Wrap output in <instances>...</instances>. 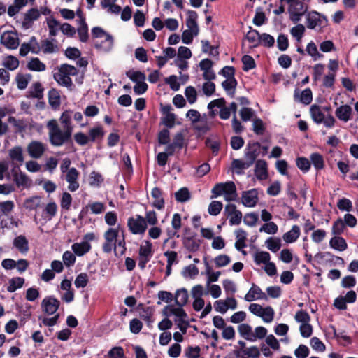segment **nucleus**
I'll list each match as a JSON object with an SVG mask.
<instances>
[{
  "mask_svg": "<svg viewBox=\"0 0 358 358\" xmlns=\"http://www.w3.org/2000/svg\"><path fill=\"white\" fill-rule=\"evenodd\" d=\"M47 129H48V137L52 145L59 147L64 144H72V132L69 129L59 127L56 120L52 119L48 122Z\"/></svg>",
  "mask_w": 358,
  "mask_h": 358,
  "instance_id": "f257e3e1",
  "label": "nucleus"
},
{
  "mask_svg": "<svg viewBox=\"0 0 358 358\" xmlns=\"http://www.w3.org/2000/svg\"><path fill=\"white\" fill-rule=\"evenodd\" d=\"M92 36L94 38H104L105 39L102 41L100 43H96L94 45L95 48L97 49H101L106 52L109 51L113 45V36L105 31L100 27H95L92 29Z\"/></svg>",
  "mask_w": 358,
  "mask_h": 358,
  "instance_id": "f03ea898",
  "label": "nucleus"
},
{
  "mask_svg": "<svg viewBox=\"0 0 358 358\" xmlns=\"http://www.w3.org/2000/svg\"><path fill=\"white\" fill-rule=\"evenodd\" d=\"M306 24L309 29H315L317 26L324 28L328 25V19L324 15L311 10L306 15Z\"/></svg>",
  "mask_w": 358,
  "mask_h": 358,
  "instance_id": "7ed1b4c3",
  "label": "nucleus"
},
{
  "mask_svg": "<svg viewBox=\"0 0 358 358\" xmlns=\"http://www.w3.org/2000/svg\"><path fill=\"white\" fill-rule=\"evenodd\" d=\"M127 227L132 234H143L148 225L145 219L140 215L129 217L127 220Z\"/></svg>",
  "mask_w": 358,
  "mask_h": 358,
  "instance_id": "20e7f679",
  "label": "nucleus"
},
{
  "mask_svg": "<svg viewBox=\"0 0 358 358\" xmlns=\"http://www.w3.org/2000/svg\"><path fill=\"white\" fill-rule=\"evenodd\" d=\"M314 258L319 264L324 263L331 266H343L345 264V261L342 257L336 256L330 252H319L315 255Z\"/></svg>",
  "mask_w": 358,
  "mask_h": 358,
  "instance_id": "39448f33",
  "label": "nucleus"
},
{
  "mask_svg": "<svg viewBox=\"0 0 358 358\" xmlns=\"http://www.w3.org/2000/svg\"><path fill=\"white\" fill-rule=\"evenodd\" d=\"M0 43L9 50H15L20 44V40L16 31H6L1 34Z\"/></svg>",
  "mask_w": 358,
  "mask_h": 358,
  "instance_id": "423d86ee",
  "label": "nucleus"
},
{
  "mask_svg": "<svg viewBox=\"0 0 358 358\" xmlns=\"http://www.w3.org/2000/svg\"><path fill=\"white\" fill-rule=\"evenodd\" d=\"M261 144L259 142L250 141L245 149V156L248 163L252 166L260 153Z\"/></svg>",
  "mask_w": 358,
  "mask_h": 358,
  "instance_id": "0eeeda50",
  "label": "nucleus"
},
{
  "mask_svg": "<svg viewBox=\"0 0 358 358\" xmlns=\"http://www.w3.org/2000/svg\"><path fill=\"white\" fill-rule=\"evenodd\" d=\"M59 305V301L55 296H47L41 303L43 312L48 315H52L56 313Z\"/></svg>",
  "mask_w": 358,
  "mask_h": 358,
  "instance_id": "6e6552de",
  "label": "nucleus"
},
{
  "mask_svg": "<svg viewBox=\"0 0 358 358\" xmlns=\"http://www.w3.org/2000/svg\"><path fill=\"white\" fill-rule=\"evenodd\" d=\"M196 236L197 234L192 232L189 236L183 237L182 244L188 251L194 252L199 249L201 241L198 239Z\"/></svg>",
  "mask_w": 358,
  "mask_h": 358,
  "instance_id": "1a4fd4ad",
  "label": "nucleus"
},
{
  "mask_svg": "<svg viewBox=\"0 0 358 358\" xmlns=\"http://www.w3.org/2000/svg\"><path fill=\"white\" fill-rule=\"evenodd\" d=\"M80 173L74 167L71 168L66 174L65 179L69 182L68 189L71 192H75L79 188V182L78 181Z\"/></svg>",
  "mask_w": 358,
  "mask_h": 358,
  "instance_id": "9d476101",
  "label": "nucleus"
},
{
  "mask_svg": "<svg viewBox=\"0 0 358 358\" xmlns=\"http://www.w3.org/2000/svg\"><path fill=\"white\" fill-rule=\"evenodd\" d=\"M244 299L246 301H252L255 299L268 300V296L259 286L253 283L249 292L245 295Z\"/></svg>",
  "mask_w": 358,
  "mask_h": 358,
  "instance_id": "9b49d317",
  "label": "nucleus"
},
{
  "mask_svg": "<svg viewBox=\"0 0 358 358\" xmlns=\"http://www.w3.org/2000/svg\"><path fill=\"white\" fill-rule=\"evenodd\" d=\"M258 201V193L256 189L243 192L242 203L247 207H254Z\"/></svg>",
  "mask_w": 358,
  "mask_h": 358,
  "instance_id": "f8f14e48",
  "label": "nucleus"
},
{
  "mask_svg": "<svg viewBox=\"0 0 358 358\" xmlns=\"http://www.w3.org/2000/svg\"><path fill=\"white\" fill-rule=\"evenodd\" d=\"M27 151L32 158H40L45 152V147L41 142L31 141L27 146Z\"/></svg>",
  "mask_w": 358,
  "mask_h": 358,
  "instance_id": "ddd939ff",
  "label": "nucleus"
},
{
  "mask_svg": "<svg viewBox=\"0 0 358 358\" xmlns=\"http://www.w3.org/2000/svg\"><path fill=\"white\" fill-rule=\"evenodd\" d=\"M255 175L259 180H265L268 178V165L264 159H258L256 162Z\"/></svg>",
  "mask_w": 358,
  "mask_h": 358,
  "instance_id": "4468645a",
  "label": "nucleus"
},
{
  "mask_svg": "<svg viewBox=\"0 0 358 358\" xmlns=\"http://www.w3.org/2000/svg\"><path fill=\"white\" fill-rule=\"evenodd\" d=\"M294 98L296 101H299L305 105H308L312 102L313 94L311 90L308 87L303 90L299 94L298 89L294 90Z\"/></svg>",
  "mask_w": 358,
  "mask_h": 358,
  "instance_id": "2eb2a0df",
  "label": "nucleus"
},
{
  "mask_svg": "<svg viewBox=\"0 0 358 358\" xmlns=\"http://www.w3.org/2000/svg\"><path fill=\"white\" fill-rule=\"evenodd\" d=\"M40 17V13L37 8H31L24 14L22 21V27L29 29L32 26V22Z\"/></svg>",
  "mask_w": 358,
  "mask_h": 358,
  "instance_id": "dca6fc26",
  "label": "nucleus"
},
{
  "mask_svg": "<svg viewBox=\"0 0 358 358\" xmlns=\"http://www.w3.org/2000/svg\"><path fill=\"white\" fill-rule=\"evenodd\" d=\"M54 42L57 43V40L52 38L51 41L48 39L41 40L40 42V51L44 54H51L59 51V47Z\"/></svg>",
  "mask_w": 358,
  "mask_h": 358,
  "instance_id": "f3484780",
  "label": "nucleus"
},
{
  "mask_svg": "<svg viewBox=\"0 0 358 358\" xmlns=\"http://www.w3.org/2000/svg\"><path fill=\"white\" fill-rule=\"evenodd\" d=\"M352 113V109L350 106L345 104L336 108L335 115L338 120L347 122L351 119Z\"/></svg>",
  "mask_w": 358,
  "mask_h": 358,
  "instance_id": "a211bd4d",
  "label": "nucleus"
},
{
  "mask_svg": "<svg viewBox=\"0 0 358 358\" xmlns=\"http://www.w3.org/2000/svg\"><path fill=\"white\" fill-rule=\"evenodd\" d=\"M187 15L186 20V26L188 27L187 30L192 31L195 35H198L199 29L196 22L198 17L196 12L194 10H189Z\"/></svg>",
  "mask_w": 358,
  "mask_h": 358,
  "instance_id": "6ab92c4d",
  "label": "nucleus"
},
{
  "mask_svg": "<svg viewBox=\"0 0 358 358\" xmlns=\"http://www.w3.org/2000/svg\"><path fill=\"white\" fill-rule=\"evenodd\" d=\"M13 246L22 254H26L29 250V241L24 235L15 237L13 241Z\"/></svg>",
  "mask_w": 358,
  "mask_h": 358,
  "instance_id": "aec40b11",
  "label": "nucleus"
},
{
  "mask_svg": "<svg viewBox=\"0 0 358 358\" xmlns=\"http://www.w3.org/2000/svg\"><path fill=\"white\" fill-rule=\"evenodd\" d=\"M138 308V309L142 310V313L140 314V317L146 322L148 327H152L151 324L154 322V320L152 319L155 312L154 308L150 306L144 307L142 303H140Z\"/></svg>",
  "mask_w": 358,
  "mask_h": 358,
  "instance_id": "412c9836",
  "label": "nucleus"
},
{
  "mask_svg": "<svg viewBox=\"0 0 358 358\" xmlns=\"http://www.w3.org/2000/svg\"><path fill=\"white\" fill-rule=\"evenodd\" d=\"M224 195L226 201L236 200L237 197L236 187L235 183L229 181L224 183Z\"/></svg>",
  "mask_w": 358,
  "mask_h": 358,
  "instance_id": "4be33fe9",
  "label": "nucleus"
},
{
  "mask_svg": "<svg viewBox=\"0 0 358 358\" xmlns=\"http://www.w3.org/2000/svg\"><path fill=\"white\" fill-rule=\"evenodd\" d=\"M151 196L155 199L152 206L158 210L164 208V199L162 197V191L160 188L155 187L151 191Z\"/></svg>",
  "mask_w": 358,
  "mask_h": 358,
  "instance_id": "5701e85b",
  "label": "nucleus"
},
{
  "mask_svg": "<svg viewBox=\"0 0 358 358\" xmlns=\"http://www.w3.org/2000/svg\"><path fill=\"white\" fill-rule=\"evenodd\" d=\"M73 111L71 110H64L59 118V122L62 124L63 129H69L73 133V126L71 122V118Z\"/></svg>",
  "mask_w": 358,
  "mask_h": 358,
  "instance_id": "b1692460",
  "label": "nucleus"
},
{
  "mask_svg": "<svg viewBox=\"0 0 358 358\" xmlns=\"http://www.w3.org/2000/svg\"><path fill=\"white\" fill-rule=\"evenodd\" d=\"M91 245L87 241L75 243L72 245L71 249L75 255L78 257L83 256L91 250Z\"/></svg>",
  "mask_w": 358,
  "mask_h": 358,
  "instance_id": "393cba45",
  "label": "nucleus"
},
{
  "mask_svg": "<svg viewBox=\"0 0 358 358\" xmlns=\"http://www.w3.org/2000/svg\"><path fill=\"white\" fill-rule=\"evenodd\" d=\"M329 245L331 248L338 251H344L348 248L345 240L339 236L331 238L329 241Z\"/></svg>",
  "mask_w": 358,
  "mask_h": 358,
  "instance_id": "a878e982",
  "label": "nucleus"
},
{
  "mask_svg": "<svg viewBox=\"0 0 358 358\" xmlns=\"http://www.w3.org/2000/svg\"><path fill=\"white\" fill-rule=\"evenodd\" d=\"M300 228L298 225L292 226L291 230L284 234L283 240L287 243H291L295 242L300 236Z\"/></svg>",
  "mask_w": 358,
  "mask_h": 358,
  "instance_id": "bb28decb",
  "label": "nucleus"
},
{
  "mask_svg": "<svg viewBox=\"0 0 358 358\" xmlns=\"http://www.w3.org/2000/svg\"><path fill=\"white\" fill-rule=\"evenodd\" d=\"M188 292L185 288H181L176 291L175 295V303L178 306L183 307L188 301Z\"/></svg>",
  "mask_w": 358,
  "mask_h": 358,
  "instance_id": "cd10ccee",
  "label": "nucleus"
},
{
  "mask_svg": "<svg viewBox=\"0 0 358 358\" xmlns=\"http://www.w3.org/2000/svg\"><path fill=\"white\" fill-rule=\"evenodd\" d=\"M310 113L313 120L317 124H321L324 122V114L322 111L320 106L314 104L310 106Z\"/></svg>",
  "mask_w": 358,
  "mask_h": 358,
  "instance_id": "c85d7f7f",
  "label": "nucleus"
},
{
  "mask_svg": "<svg viewBox=\"0 0 358 358\" xmlns=\"http://www.w3.org/2000/svg\"><path fill=\"white\" fill-rule=\"evenodd\" d=\"M127 250L126 248V242H125V236L124 234V231H122V238L117 240L114 243V252L116 257H121L124 255Z\"/></svg>",
  "mask_w": 358,
  "mask_h": 358,
  "instance_id": "c756f323",
  "label": "nucleus"
},
{
  "mask_svg": "<svg viewBox=\"0 0 358 358\" xmlns=\"http://www.w3.org/2000/svg\"><path fill=\"white\" fill-rule=\"evenodd\" d=\"M238 85L236 78L228 79L222 83V87L227 92V94L231 97H234L235 94V90Z\"/></svg>",
  "mask_w": 358,
  "mask_h": 358,
  "instance_id": "7c9ffc66",
  "label": "nucleus"
},
{
  "mask_svg": "<svg viewBox=\"0 0 358 358\" xmlns=\"http://www.w3.org/2000/svg\"><path fill=\"white\" fill-rule=\"evenodd\" d=\"M48 102L52 108L55 109L60 106V95L56 89L52 88L48 92Z\"/></svg>",
  "mask_w": 358,
  "mask_h": 358,
  "instance_id": "2f4dec72",
  "label": "nucleus"
},
{
  "mask_svg": "<svg viewBox=\"0 0 358 358\" xmlns=\"http://www.w3.org/2000/svg\"><path fill=\"white\" fill-rule=\"evenodd\" d=\"M27 69L33 71H43L46 69V66L38 57L31 58L28 62Z\"/></svg>",
  "mask_w": 358,
  "mask_h": 358,
  "instance_id": "473e14b6",
  "label": "nucleus"
},
{
  "mask_svg": "<svg viewBox=\"0 0 358 358\" xmlns=\"http://www.w3.org/2000/svg\"><path fill=\"white\" fill-rule=\"evenodd\" d=\"M13 171V180L15 182L16 185L20 187H26L28 186V182L29 178L26 176L25 173H22V171H20V173H17V171Z\"/></svg>",
  "mask_w": 358,
  "mask_h": 358,
  "instance_id": "72a5a7b5",
  "label": "nucleus"
},
{
  "mask_svg": "<svg viewBox=\"0 0 358 358\" xmlns=\"http://www.w3.org/2000/svg\"><path fill=\"white\" fill-rule=\"evenodd\" d=\"M290 3L291 6L289 12L303 13V15L306 16V13H308V7L303 2L299 0H295Z\"/></svg>",
  "mask_w": 358,
  "mask_h": 358,
  "instance_id": "f704fd0d",
  "label": "nucleus"
},
{
  "mask_svg": "<svg viewBox=\"0 0 358 358\" xmlns=\"http://www.w3.org/2000/svg\"><path fill=\"white\" fill-rule=\"evenodd\" d=\"M41 197L39 196H34L27 199L24 203V207L29 210H36L41 206Z\"/></svg>",
  "mask_w": 358,
  "mask_h": 358,
  "instance_id": "c9c22d12",
  "label": "nucleus"
},
{
  "mask_svg": "<svg viewBox=\"0 0 358 358\" xmlns=\"http://www.w3.org/2000/svg\"><path fill=\"white\" fill-rule=\"evenodd\" d=\"M31 79V74H22V73H17L15 77V80L17 83V87L19 90H24L27 88L29 82Z\"/></svg>",
  "mask_w": 358,
  "mask_h": 358,
  "instance_id": "e433bc0d",
  "label": "nucleus"
},
{
  "mask_svg": "<svg viewBox=\"0 0 358 358\" xmlns=\"http://www.w3.org/2000/svg\"><path fill=\"white\" fill-rule=\"evenodd\" d=\"M105 135L103 128L101 126L93 127L89 131V138L90 141L102 139Z\"/></svg>",
  "mask_w": 358,
  "mask_h": 358,
  "instance_id": "4c0bfd02",
  "label": "nucleus"
},
{
  "mask_svg": "<svg viewBox=\"0 0 358 358\" xmlns=\"http://www.w3.org/2000/svg\"><path fill=\"white\" fill-rule=\"evenodd\" d=\"M78 34L81 42L85 43L89 38L88 26L85 22V19L82 18L80 26L78 29Z\"/></svg>",
  "mask_w": 358,
  "mask_h": 358,
  "instance_id": "58836bf2",
  "label": "nucleus"
},
{
  "mask_svg": "<svg viewBox=\"0 0 358 358\" xmlns=\"http://www.w3.org/2000/svg\"><path fill=\"white\" fill-rule=\"evenodd\" d=\"M275 43V38L273 36L270 35L267 33H263L261 34L259 36V43H257L255 45V47H257L259 44H261L262 45L266 47V48H271L274 45Z\"/></svg>",
  "mask_w": 358,
  "mask_h": 358,
  "instance_id": "ea45409f",
  "label": "nucleus"
},
{
  "mask_svg": "<svg viewBox=\"0 0 358 358\" xmlns=\"http://www.w3.org/2000/svg\"><path fill=\"white\" fill-rule=\"evenodd\" d=\"M9 157L13 162L22 164L24 162L22 149L20 146H15L9 150Z\"/></svg>",
  "mask_w": 358,
  "mask_h": 358,
  "instance_id": "a19ab883",
  "label": "nucleus"
},
{
  "mask_svg": "<svg viewBox=\"0 0 358 358\" xmlns=\"http://www.w3.org/2000/svg\"><path fill=\"white\" fill-rule=\"evenodd\" d=\"M44 88L40 82H36L32 85L31 90L29 91L30 96L41 99L43 97Z\"/></svg>",
  "mask_w": 358,
  "mask_h": 358,
  "instance_id": "79ce46f5",
  "label": "nucleus"
},
{
  "mask_svg": "<svg viewBox=\"0 0 358 358\" xmlns=\"http://www.w3.org/2000/svg\"><path fill=\"white\" fill-rule=\"evenodd\" d=\"M310 161L315 169L321 170L324 166V162L323 157L318 152L312 153L310 156Z\"/></svg>",
  "mask_w": 358,
  "mask_h": 358,
  "instance_id": "37998d69",
  "label": "nucleus"
},
{
  "mask_svg": "<svg viewBox=\"0 0 358 358\" xmlns=\"http://www.w3.org/2000/svg\"><path fill=\"white\" fill-rule=\"evenodd\" d=\"M24 283V279L21 277H16L10 279L9 280L8 286L7 287V290L9 292H14L18 288H20L23 286Z\"/></svg>",
  "mask_w": 358,
  "mask_h": 358,
  "instance_id": "c03bdc74",
  "label": "nucleus"
},
{
  "mask_svg": "<svg viewBox=\"0 0 358 358\" xmlns=\"http://www.w3.org/2000/svg\"><path fill=\"white\" fill-rule=\"evenodd\" d=\"M204 263L206 266V271L208 275V284L209 285L210 282H217L218 280L219 276L221 274L220 271L213 272L212 268L210 266L208 262L206 260V258H204Z\"/></svg>",
  "mask_w": 358,
  "mask_h": 358,
  "instance_id": "a18cd8bd",
  "label": "nucleus"
},
{
  "mask_svg": "<svg viewBox=\"0 0 358 358\" xmlns=\"http://www.w3.org/2000/svg\"><path fill=\"white\" fill-rule=\"evenodd\" d=\"M126 76L133 82L137 83V82L145 81L146 79L145 74L140 71H132L129 70L126 72Z\"/></svg>",
  "mask_w": 358,
  "mask_h": 358,
  "instance_id": "49530a36",
  "label": "nucleus"
},
{
  "mask_svg": "<svg viewBox=\"0 0 358 358\" xmlns=\"http://www.w3.org/2000/svg\"><path fill=\"white\" fill-rule=\"evenodd\" d=\"M145 245H141L139 248V256L151 258L153 255L152 244L150 241H144Z\"/></svg>",
  "mask_w": 358,
  "mask_h": 358,
  "instance_id": "de8ad7c7",
  "label": "nucleus"
},
{
  "mask_svg": "<svg viewBox=\"0 0 358 358\" xmlns=\"http://www.w3.org/2000/svg\"><path fill=\"white\" fill-rule=\"evenodd\" d=\"M175 198L178 202L184 203L190 199V193L187 187H182L175 193Z\"/></svg>",
  "mask_w": 358,
  "mask_h": 358,
  "instance_id": "09e8293b",
  "label": "nucleus"
},
{
  "mask_svg": "<svg viewBox=\"0 0 358 358\" xmlns=\"http://www.w3.org/2000/svg\"><path fill=\"white\" fill-rule=\"evenodd\" d=\"M241 61L243 62V70L248 71L256 67V64L253 57L250 55H245L242 57Z\"/></svg>",
  "mask_w": 358,
  "mask_h": 358,
  "instance_id": "8fccbe9b",
  "label": "nucleus"
},
{
  "mask_svg": "<svg viewBox=\"0 0 358 358\" xmlns=\"http://www.w3.org/2000/svg\"><path fill=\"white\" fill-rule=\"evenodd\" d=\"M118 234H119L118 229H114L112 227L108 228L107 229V231H105V233L103 234L105 241L115 243V241L117 240Z\"/></svg>",
  "mask_w": 358,
  "mask_h": 358,
  "instance_id": "3c124183",
  "label": "nucleus"
},
{
  "mask_svg": "<svg viewBox=\"0 0 358 358\" xmlns=\"http://www.w3.org/2000/svg\"><path fill=\"white\" fill-rule=\"evenodd\" d=\"M266 244L268 249L273 252H276L281 247L280 239L278 238L269 237L266 241Z\"/></svg>",
  "mask_w": 358,
  "mask_h": 358,
  "instance_id": "603ef678",
  "label": "nucleus"
},
{
  "mask_svg": "<svg viewBox=\"0 0 358 358\" xmlns=\"http://www.w3.org/2000/svg\"><path fill=\"white\" fill-rule=\"evenodd\" d=\"M176 115L175 114H167L161 118V124L164 125L166 129H172L176 125Z\"/></svg>",
  "mask_w": 358,
  "mask_h": 358,
  "instance_id": "864d4df0",
  "label": "nucleus"
},
{
  "mask_svg": "<svg viewBox=\"0 0 358 358\" xmlns=\"http://www.w3.org/2000/svg\"><path fill=\"white\" fill-rule=\"evenodd\" d=\"M297 167L303 172H307L311 166L310 162L305 157H299L296 159Z\"/></svg>",
  "mask_w": 358,
  "mask_h": 358,
  "instance_id": "5fc2aeb1",
  "label": "nucleus"
},
{
  "mask_svg": "<svg viewBox=\"0 0 358 358\" xmlns=\"http://www.w3.org/2000/svg\"><path fill=\"white\" fill-rule=\"evenodd\" d=\"M271 255L266 251L257 252L255 256V262L257 264H266L270 262Z\"/></svg>",
  "mask_w": 358,
  "mask_h": 358,
  "instance_id": "6e6d98bb",
  "label": "nucleus"
},
{
  "mask_svg": "<svg viewBox=\"0 0 358 358\" xmlns=\"http://www.w3.org/2000/svg\"><path fill=\"white\" fill-rule=\"evenodd\" d=\"M232 167L236 169V173L237 174H241L242 170L248 169L251 166L250 165V163H248V162L245 160V162H243L241 159H234L231 163Z\"/></svg>",
  "mask_w": 358,
  "mask_h": 358,
  "instance_id": "4d7b16f0",
  "label": "nucleus"
},
{
  "mask_svg": "<svg viewBox=\"0 0 358 358\" xmlns=\"http://www.w3.org/2000/svg\"><path fill=\"white\" fill-rule=\"evenodd\" d=\"M48 27L49 28V34L51 36H55L57 34L58 27L60 25L59 22L53 17L48 19Z\"/></svg>",
  "mask_w": 358,
  "mask_h": 358,
  "instance_id": "13d9d810",
  "label": "nucleus"
},
{
  "mask_svg": "<svg viewBox=\"0 0 358 358\" xmlns=\"http://www.w3.org/2000/svg\"><path fill=\"white\" fill-rule=\"evenodd\" d=\"M267 334V329L264 327H257L255 329V333L252 332V337L247 338L248 341H255L257 338H264Z\"/></svg>",
  "mask_w": 358,
  "mask_h": 358,
  "instance_id": "bf43d9fd",
  "label": "nucleus"
},
{
  "mask_svg": "<svg viewBox=\"0 0 358 358\" xmlns=\"http://www.w3.org/2000/svg\"><path fill=\"white\" fill-rule=\"evenodd\" d=\"M3 65L6 68L10 71L15 70L19 66V60L17 57L9 55L6 57L3 62Z\"/></svg>",
  "mask_w": 358,
  "mask_h": 358,
  "instance_id": "052dcab7",
  "label": "nucleus"
},
{
  "mask_svg": "<svg viewBox=\"0 0 358 358\" xmlns=\"http://www.w3.org/2000/svg\"><path fill=\"white\" fill-rule=\"evenodd\" d=\"M88 275L86 273H81L76 278L74 284L77 288H84L88 284Z\"/></svg>",
  "mask_w": 358,
  "mask_h": 358,
  "instance_id": "680f3d73",
  "label": "nucleus"
},
{
  "mask_svg": "<svg viewBox=\"0 0 358 358\" xmlns=\"http://www.w3.org/2000/svg\"><path fill=\"white\" fill-rule=\"evenodd\" d=\"M253 131L257 135H263L266 131L264 122L260 118H255L253 120Z\"/></svg>",
  "mask_w": 358,
  "mask_h": 358,
  "instance_id": "e2e57ef3",
  "label": "nucleus"
},
{
  "mask_svg": "<svg viewBox=\"0 0 358 358\" xmlns=\"http://www.w3.org/2000/svg\"><path fill=\"white\" fill-rule=\"evenodd\" d=\"M104 179L101 174L96 171H92L90 176V185L91 186L99 187Z\"/></svg>",
  "mask_w": 358,
  "mask_h": 358,
  "instance_id": "0e129e2a",
  "label": "nucleus"
},
{
  "mask_svg": "<svg viewBox=\"0 0 358 358\" xmlns=\"http://www.w3.org/2000/svg\"><path fill=\"white\" fill-rule=\"evenodd\" d=\"M59 72L69 76L77 75L78 71L75 66L72 65L68 64H63L60 66Z\"/></svg>",
  "mask_w": 358,
  "mask_h": 358,
  "instance_id": "69168bd1",
  "label": "nucleus"
},
{
  "mask_svg": "<svg viewBox=\"0 0 358 358\" xmlns=\"http://www.w3.org/2000/svg\"><path fill=\"white\" fill-rule=\"evenodd\" d=\"M305 31V27L302 24H298L296 26L291 29L290 33L298 41H300L302 38Z\"/></svg>",
  "mask_w": 358,
  "mask_h": 358,
  "instance_id": "338daca9",
  "label": "nucleus"
},
{
  "mask_svg": "<svg viewBox=\"0 0 358 358\" xmlns=\"http://www.w3.org/2000/svg\"><path fill=\"white\" fill-rule=\"evenodd\" d=\"M185 95L191 104L194 103L197 99V94L195 88L192 86H188L185 88Z\"/></svg>",
  "mask_w": 358,
  "mask_h": 358,
  "instance_id": "774afa93",
  "label": "nucleus"
}]
</instances>
